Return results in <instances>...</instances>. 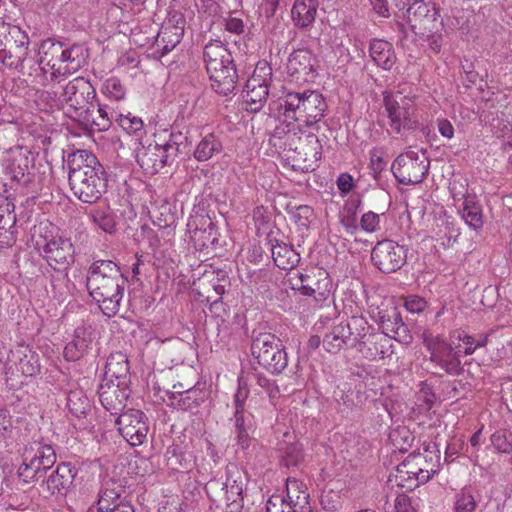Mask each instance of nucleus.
Listing matches in <instances>:
<instances>
[{
    "instance_id": "36",
    "label": "nucleus",
    "mask_w": 512,
    "mask_h": 512,
    "mask_svg": "<svg viewBox=\"0 0 512 512\" xmlns=\"http://www.w3.org/2000/svg\"><path fill=\"white\" fill-rule=\"evenodd\" d=\"M350 339L349 328L340 323L334 326L323 338L324 349L332 354L338 353Z\"/></svg>"
},
{
    "instance_id": "4",
    "label": "nucleus",
    "mask_w": 512,
    "mask_h": 512,
    "mask_svg": "<svg viewBox=\"0 0 512 512\" xmlns=\"http://www.w3.org/2000/svg\"><path fill=\"white\" fill-rule=\"evenodd\" d=\"M38 53L39 66L34 70L39 75L31 80L33 85H44L45 74H49L52 80L60 81L77 72L83 65L80 47L69 48L51 39L42 41Z\"/></svg>"
},
{
    "instance_id": "7",
    "label": "nucleus",
    "mask_w": 512,
    "mask_h": 512,
    "mask_svg": "<svg viewBox=\"0 0 512 512\" xmlns=\"http://www.w3.org/2000/svg\"><path fill=\"white\" fill-rule=\"evenodd\" d=\"M418 96L409 92L386 91L383 94L385 115L390 131L400 134L403 130H415L419 126Z\"/></svg>"
},
{
    "instance_id": "52",
    "label": "nucleus",
    "mask_w": 512,
    "mask_h": 512,
    "mask_svg": "<svg viewBox=\"0 0 512 512\" xmlns=\"http://www.w3.org/2000/svg\"><path fill=\"white\" fill-rule=\"evenodd\" d=\"M347 328H349L350 337L354 336L355 340H360L364 338L370 328L367 320L362 316H353L350 320L344 324Z\"/></svg>"
},
{
    "instance_id": "39",
    "label": "nucleus",
    "mask_w": 512,
    "mask_h": 512,
    "mask_svg": "<svg viewBox=\"0 0 512 512\" xmlns=\"http://www.w3.org/2000/svg\"><path fill=\"white\" fill-rule=\"evenodd\" d=\"M457 211L465 224H475L482 221V207L475 197L466 196L460 200Z\"/></svg>"
},
{
    "instance_id": "26",
    "label": "nucleus",
    "mask_w": 512,
    "mask_h": 512,
    "mask_svg": "<svg viewBox=\"0 0 512 512\" xmlns=\"http://www.w3.org/2000/svg\"><path fill=\"white\" fill-rule=\"evenodd\" d=\"M30 163L31 160L27 151H23L21 148L12 151L5 168L6 173L13 181L21 185H27L31 182Z\"/></svg>"
},
{
    "instance_id": "17",
    "label": "nucleus",
    "mask_w": 512,
    "mask_h": 512,
    "mask_svg": "<svg viewBox=\"0 0 512 512\" xmlns=\"http://www.w3.org/2000/svg\"><path fill=\"white\" fill-rule=\"evenodd\" d=\"M186 20L182 13H170L168 18L163 22L155 40V52L159 53V57L171 52L181 41Z\"/></svg>"
},
{
    "instance_id": "50",
    "label": "nucleus",
    "mask_w": 512,
    "mask_h": 512,
    "mask_svg": "<svg viewBox=\"0 0 512 512\" xmlns=\"http://www.w3.org/2000/svg\"><path fill=\"white\" fill-rule=\"evenodd\" d=\"M477 502L470 492L464 488L455 496L454 511L455 512H474Z\"/></svg>"
},
{
    "instance_id": "35",
    "label": "nucleus",
    "mask_w": 512,
    "mask_h": 512,
    "mask_svg": "<svg viewBox=\"0 0 512 512\" xmlns=\"http://www.w3.org/2000/svg\"><path fill=\"white\" fill-rule=\"evenodd\" d=\"M87 129L105 131L110 127L111 121L106 110L98 107L97 110L90 109V106L76 121Z\"/></svg>"
},
{
    "instance_id": "53",
    "label": "nucleus",
    "mask_w": 512,
    "mask_h": 512,
    "mask_svg": "<svg viewBox=\"0 0 512 512\" xmlns=\"http://www.w3.org/2000/svg\"><path fill=\"white\" fill-rule=\"evenodd\" d=\"M250 431L235 433L236 445L246 454L252 455L256 450L258 443L255 438L249 435Z\"/></svg>"
},
{
    "instance_id": "21",
    "label": "nucleus",
    "mask_w": 512,
    "mask_h": 512,
    "mask_svg": "<svg viewBox=\"0 0 512 512\" xmlns=\"http://www.w3.org/2000/svg\"><path fill=\"white\" fill-rule=\"evenodd\" d=\"M77 472L71 463L61 462L42 481L41 487L50 497L63 498L72 489Z\"/></svg>"
},
{
    "instance_id": "31",
    "label": "nucleus",
    "mask_w": 512,
    "mask_h": 512,
    "mask_svg": "<svg viewBox=\"0 0 512 512\" xmlns=\"http://www.w3.org/2000/svg\"><path fill=\"white\" fill-rule=\"evenodd\" d=\"M369 52L374 63L384 70H390L396 63L393 45L386 40L374 39L370 44Z\"/></svg>"
},
{
    "instance_id": "38",
    "label": "nucleus",
    "mask_w": 512,
    "mask_h": 512,
    "mask_svg": "<svg viewBox=\"0 0 512 512\" xmlns=\"http://www.w3.org/2000/svg\"><path fill=\"white\" fill-rule=\"evenodd\" d=\"M24 453H30V456L40 461L43 467L52 468L56 463V452L50 444L34 441L26 445Z\"/></svg>"
},
{
    "instance_id": "48",
    "label": "nucleus",
    "mask_w": 512,
    "mask_h": 512,
    "mask_svg": "<svg viewBox=\"0 0 512 512\" xmlns=\"http://www.w3.org/2000/svg\"><path fill=\"white\" fill-rule=\"evenodd\" d=\"M215 226H205L203 229L195 226L193 230H189L191 239L195 242L196 245L200 247H208L209 245H214L216 242Z\"/></svg>"
},
{
    "instance_id": "10",
    "label": "nucleus",
    "mask_w": 512,
    "mask_h": 512,
    "mask_svg": "<svg viewBox=\"0 0 512 512\" xmlns=\"http://www.w3.org/2000/svg\"><path fill=\"white\" fill-rule=\"evenodd\" d=\"M43 252L47 263L56 273L51 276L52 288L62 294L69 282L66 270L73 259V245L69 239L53 238L44 245Z\"/></svg>"
},
{
    "instance_id": "44",
    "label": "nucleus",
    "mask_w": 512,
    "mask_h": 512,
    "mask_svg": "<svg viewBox=\"0 0 512 512\" xmlns=\"http://www.w3.org/2000/svg\"><path fill=\"white\" fill-rule=\"evenodd\" d=\"M280 450L282 452V463L286 467H296L304 459L302 445L298 442L285 443Z\"/></svg>"
},
{
    "instance_id": "56",
    "label": "nucleus",
    "mask_w": 512,
    "mask_h": 512,
    "mask_svg": "<svg viewBox=\"0 0 512 512\" xmlns=\"http://www.w3.org/2000/svg\"><path fill=\"white\" fill-rule=\"evenodd\" d=\"M235 433L246 432L252 429V415L245 410H235L234 412Z\"/></svg>"
},
{
    "instance_id": "47",
    "label": "nucleus",
    "mask_w": 512,
    "mask_h": 512,
    "mask_svg": "<svg viewBox=\"0 0 512 512\" xmlns=\"http://www.w3.org/2000/svg\"><path fill=\"white\" fill-rule=\"evenodd\" d=\"M490 441L496 451L503 454H512V432L507 429L495 431Z\"/></svg>"
},
{
    "instance_id": "29",
    "label": "nucleus",
    "mask_w": 512,
    "mask_h": 512,
    "mask_svg": "<svg viewBox=\"0 0 512 512\" xmlns=\"http://www.w3.org/2000/svg\"><path fill=\"white\" fill-rule=\"evenodd\" d=\"M130 373L129 361L127 355L122 352L111 353L105 365V377L108 382L127 384Z\"/></svg>"
},
{
    "instance_id": "43",
    "label": "nucleus",
    "mask_w": 512,
    "mask_h": 512,
    "mask_svg": "<svg viewBox=\"0 0 512 512\" xmlns=\"http://www.w3.org/2000/svg\"><path fill=\"white\" fill-rule=\"evenodd\" d=\"M393 447L400 452H407L414 442V436L406 426H398L389 434Z\"/></svg>"
},
{
    "instance_id": "41",
    "label": "nucleus",
    "mask_w": 512,
    "mask_h": 512,
    "mask_svg": "<svg viewBox=\"0 0 512 512\" xmlns=\"http://www.w3.org/2000/svg\"><path fill=\"white\" fill-rule=\"evenodd\" d=\"M67 407L78 418L85 416L91 410L90 401L82 389L71 390L68 393Z\"/></svg>"
},
{
    "instance_id": "63",
    "label": "nucleus",
    "mask_w": 512,
    "mask_h": 512,
    "mask_svg": "<svg viewBox=\"0 0 512 512\" xmlns=\"http://www.w3.org/2000/svg\"><path fill=\"white\" fill-rule=\"evenodd\" d=\"M207 303H209V310L216 317H222L226 313V308L224 303L219 298H214L211 295H207L206 297Z\"/></svg>"
},
{
    "instance_id": "49",
    "label": "nucleus",
    "mask_w": 512,
    "mask_h": 512,
    "mask_svg": "<svg viewBox=\"0 0 512 512\" xmlns=\"http://www.w3.org/2000/svg\"><path fill=\"white\" fill-rule=\"evenodd\" d=\"M13 39L21 43V40L24 39V31L18 26L0 22V49Z\"/></svg>"
},
{
    "instance_id": "46",
    "label": "nucleus",
    "mask_w": 512,
    "mask_h": 512,
    "mask_svg": "<svg viewBox=\"0 0 512 512\" xmlns=\"http://www.w3.org/2000/svg\"><path fill=\"white\" fill-rule=\"evenodd\" d=\"M116 122L128 134L141 136L144 133L143 120L130 112L127 114H120L116 119Z\"/></svg>"
},
{
    "instance_id": "23",
    "label": "nucleus",
    "mask_w": 512,
    "mask_h": 512,
    "mask_svg": "<svg viewBox=\"0 0 512 512\" xmlns=\"http://www.w3.org/2000/svg\"><path fill=\"white\" fill-rule=\"evenodd\" d=\"M95 330L92 326H78L73 333L72 340L64 348V357L68 361H76L85 356L93 346Z\"/></svg>"
},
{
    "instance_id": "58",
    "label": "nucleus",
    "mask_w": 512,
    "mask_h": 512,
    "mask_svg": "<svg viewBox=\"0 0 512 512\" xmlns=\"http://www.w3.org/2000/svg\"><path fill=\"white\" fill-rule=\"evenodd\" d=\"M225 487L227 491L226 502H236L237 497L242 494V482L228 476Z\"/></svg>"
},
{
    "instance_id": "60",
    "label": "nucleus",
    "mask_w": 512,
    "mask_h": 512,
    "mask_svg": "<svg viewBox=\"0 0 512 512\" xmlns=\"http://www.w3.org/2000/svg\"><path fill=\"white\" fill-rule=\"evenodd\" d=\"M15 226H0V246H12L16 241Z\"/></svg>"
},
{
    "instance_id": "55",
    "label": "nucleus",
    "mask_w": 512,
    "mask_h": 512,
    "mask_svg": "<svg viewBox=\"0 0 512 512\" xmlns=\"http://www.w3.org/2000/svg\"><path fill=\"white\" fill-rule=\"evenodd\" d=\"M320 503L323 509L327 511H335L340 507L341 496L339 492L334 490L323 491Z\"/></svg>"
},
{
    "instance_id": "8",
    "label": "nucleus",
    "mask_w": 512,
    "mask_h": 512,
    "mask_svg": "<svg viewBox=\"0 0 512 512\" xmlns=\"http://www.w3.org/2000/svg\"><path fill=\"white\" fill-rule=\"evenodd\" d=\"M251 353L259 365L272 374H279L287 367V353L282 341L272 333L253 336Z\"/></svg>"
},
{
    "instance_id": "18",
    "label": "nucleus",
    "mask_w": 512,
    "mask_h": 512,
    "mask_svg": "<svg viewBox=\"0 0 512 512\" xmlns=\"http://www.w3.org/2000/svg\"><path fill=\"white\" fill-rule=\"evenodd\" d=\"M119 433L131 446L141 445L149 431L145 414L140 410L131 409L120 413L115 420Z\"/></svg>"
},
{
    "instance_id": "9",
    "label": "nucleus",
    "mask_w": 512,
    "mask_h": 512,
    "mask_svg": "<svg viewBox=\"0 0 512 512\" xmlns=\"http://www.w3.org/2000/svg\"><path fill=\"white\" fill-rule=\"evenodd\" d=\"M455 335H450L449 341L439 336L424 334V344L429 351L430 361L440 367L449 375H459L463 368L460 356L462 355V345L454 341Z\"/></svg>"
},
{
    "instance_id": "20",
    "label": "nucleus",
    "mask_w": 512,
    "mask_h": 512,
    "mask_svg": "<svg viewBox=\"0 0 512 512\" xmlns=\"http://www.w3.org/2000/svg\"><path fill=\"white\" fill-rule=\"evenodd\" d=\"M371 258L374 265L384 273L395 272L400 269L406 260L403 246L391 240L378 242L373 248Z\"/></svg>"
},
{
    "instance_id": "6",
    "label": "nucleus",
    "mask_w": 512,
    "mask_h": 512,
    "mask_svg": "<svg viewBox=\"0 0 512 512\" xmlns=\"http://www.w3.org/2000/svg\"><path fill=\"white\" fill-rule=\"evenodd\" d=\"M203 60L209 74L212 89L221 95H228L236 88L237 72L230 51L218 40L207 43Z\"/></svg>"
},
{
    "instance_id": "14",
    "label": "nucleus",
    "mask_w": 512,
    "mask_h": 512,
    "mask_svg": "<svg viewBox=\"0 0 512 512\" xmlns=\"http://www.w3.org/2000/svg\"><path fill=\"white\" fill-rule=\"evenodd\" d=\"M96 97L95 88L83 77L70 80L63 88L62 101L64 113L74 121L89 107L90 101Z\"/></svg>"
},
{
    "instance_id": "61",
    "label": "nucleus",
    "mask_w": 512,
    "mask_h": 512,
    "mask_svg": "<svg viewBox=\"0 0 512 512\" xmlns=\"http://www.w3.org/2000/svg\"><path fill=\"white\" fill-rule=\"evenodd\" d=\"M370 167L375 175L380 174L386 167V162L377 150L370 151Z\"/></svg>"
},
{
    "instance_id": "12",
    "label": "nucleus",
    "mask_w": 512,
    "mask_h": 512,
    "mask_svg": "<svg viewBox=\"0 0 512 512\" xmlns=\"http://www.w3.org/2000/svg\"><path fill=\"white\" fill-rule=\"evenodd\" d=\"M291 289L311 296L316 302L325 301L331 292V281L328 273L321 269H310L305 272L290 271L286 279Z\"/></svg>"
},
{
    "instance_id": "33",
    "label": "nucleus",
    "mask_w": 512,
    "mask_h": 512,
    "mask_svg": "<svg viewBox=\"0 0 512 512\" xmlns=\"http://www.w3.org/2000/svg\"><path fill=\"white\" fill-rule=\"evenodd\" d=\"M317 9V0H295L291 10L295 25L301 28L310 27L315 21Z\"/></svg>"
},
{
    "instance_id": "16",
    "label": "nucleus",
    "mask_w": 512,
    "mask_h": 512,
    "mask_svg": "<svg viewBox=\"0 0 512 512\" xmlns=\"http://www.w3.org/2000/svg\"><path fill=\"white\" fill-rule=\"evenodd\" d=\"M428 169L429 161L425 154L413 150L400 154L391 167L395 178L406 185L422 182Z\"/></svg>"
},
{
    "instance_id": "15",
    "label": "nucleus",
    "mask_w": 512,
    "mask_h": 512,
    "mask_svg": "<svg viewBox=\"0 0 512 512\" xmlns=\"http://www.w3.org/2000/svg\"><path fill=\"white\" fill-rule=\"evenodd\" d=\"M271 78L270 65L265 61L258 62L253 74L246 82L242 95L247 110L257 111L263 106L269 94Z\"/></svg>"
},
{
    "instance_id": "11",
    "label": "nucleus",
    "mask_w": 512,
    "mask_h": 512,
    "mask_svg": "<svg viewBox=\"0 0 512 512\" xmlns=\"http://www.w3.org/2000/svg\"><path fill=\"white\" fill-rule=\"evenodd\" d=\"M178 145L172 140H154L147 145L141 144L136 150V160L145 173L153 175L159 172L166 164L173 161L178 153Z\"/></svg>"
},
{
    "instance_id": "25",
    "label": "nucleus",
    "mask_w": 512,
    "mask_h": 512,
    "mask_svg": "<svg viewBox=\"0 0 512 512\" xmlns=\"http://www.w3.org/2000/svg\"><path fill=\"white\" fill-rule=\"evenodd\" d=\"M274 234V230H270L267 234L274 263L280 269L291 270L299 262V254L283 240L277 239Z\"/></svg>"
},
{
    "instance_id": "1",
    "label": "nucleus",
    "mask_w": 512,
    "mask_h": 512,
    "mask_svg": "<svg viewBox=\"0 0 512 512\" xmlns=\"http://www.w3.org/2000/svg\"><path fill=\"white\" fill-rule=\"evenodd\" d=\"M270 141L294 170H314L322 155V145L317 135L308 131V128L279 124Z\"/></svg>"
},
{
    "instance_id": "42",
    "label": "nucleus",
    "mask_w": 512,
    "mask_h": 512,
    "mask_svg": "<svg viewBox=\"0 0 512 512\" xmlns=\"http://www.w3.org/2000/svg\"><path fill=\"white\" fill-rule=\"evenodd\" d=\"M101 92L111 101H121L126 97L127 88L118 77L112 76L103 82Z\"/></svg>"
},
{
    "instance_id": "32",
    "label": "nucleus",
    "mask_w": 512,
    "mask_h": 512,
    "mask_svg": "<svg viewBox=\"0 0 512 512\" xmlns=\"http://www.w3.org/2000/svg\"><path fill=\"white\" fill-rule=\"evenodd\" d=\"M380 325L386 335L394 339H400L407 336L408 329L404 324L401 314L396 308L381 311Z\"/></svg>"
},
{
    "instance_id": "40",
    "label": "nucleus",
    "mask_w": 512,
    "mask_h": 512,
    "mask_svg": "<svg viewBox=\"0 0 512 512\" xmlns=\"http://www.w3.org/2000/svg\"><path fill=\"white\" fill-rule=\"evenodd\" d=\"M221 151L222 142L214 133H209L198 143L194 151V157L196 160L204 162L211 159L214 154L220 153Z\"/></svg>"
},
{
    "instance_id": "24",
    "label": "nucleus",
    "mask_w": 512,
    "mask_h": 512,
    "mask_svg": "<svg viewBox=\"0 0 512 512\" xmlns=\"http://www.w3.org/2000/svg\"><path fill=\"white\" fill-rule=\"evenodd\" d=\"M281 506L294 509V512H312L306 484L296 478H288L286 481V498L282 499Z\"/></svg>"
},
{
    "instance_id": "37",
    "label": "nucleus",
    "mask_w": 512,
    "mask_h": 512,
    "mask_svg": "<svg viewBox=\"0 0 512 512\" xmlns=\"http://www.w3.org/2000/svg\"><path fill=\"white\" fill-rule=\"evenodd\" d=\"M120 499V487L116 489L112 481L105 482L98 494V500L96 502V508L98 512H111L114 506H117L121 502Z\"/></svg>"
},
{
    "instance_id": "2",
    "label": "nucleus",
    "mask_w": 512,
    "mask_h": 512,
    "mask_svg": "<svg viewBox=\"0 0 512 512\" xmlns=\"http://www.w3.org/2000/svg\"><path fill=\"white\" fill-rule=\"evenodd\" d=\"M126 280L119 267L110 260H97L89 268L86 285L104 315L117 314Z\"/></svg>"
},
{
    "instance_id": "54",
    "label": "nucleus",
    "mask_w": 512,
    "mask_h": 512,
    "mask_svg": "<svg viewBox=\"0 0 512 512\" xmlns=\"http://www.w3.org/2000/svg\"><path fill=\"white\" fill-rule=\"evenodd\" d=\"M451 335H455L454 341L462 345V354L464 355L473 354L478 348L476 346V339L464 331H454Z\"/></svg>"
},
{
    "instance_id": "64",
    "label": "nucleus",
    "mask_w": 512,
    "mask_h": 512,
    "mask_svg": "<svg viewBox=\"0 0 512 512\" xmlns=\"http://www.w3.org/2000/svg\"><path fill=\"white\" fill-rule=\"evenodd\" d=\"M395 512H416L406 495L398 496L395 500Z\"/></svg>"
},
{
    "instance_id": "27",
    "label": "nucleus",
    "mask_w": 512,
    "mask_h": 512,
    "mask_svg": "<svg viewBox=\"0 0 512 512\" xmlns=\"http://www.w3.org/2000/svg\"><path fill=\"white\" fill-rule=\"evenodd\" d=\"M207 398V392L197 386L185 391L176 390L169 396L168 405L183 411H192L198 408Z\"/></svg>"
},
{
    "instance_id": "57",
    "label": "nucleus",
    "mask_w": 512,
    "mask_h": 512,
    "mask_svg": "<svg viewBox=\"0 0 512 512\" xmlns=\"http://www.w3.org/2000/svg\"><path fill=\"white\" fill-rule=\"evenodd\" d=\"M314 211L310 206L301 205L292 214L291 221L295 224H310L314 221Z\"/></svg>"
},
{
    "instance_id": "19",
    "label": "nucleus",
    "mask_w": 512,
    "mask_h": 512,
    "mask_svg": "<svg viewBox=\"0 0 512 512\" xmlns=\"http://www.w3.org/2000/svg\"><path fill=\"white\" fill-rule=\"evenodd\" d=\"M316 58L307 49H298L291 53L287 63L289 81L298 85L313 82L317 76Z\"/></svg>"
},
{
    "instance_id": "59",
    "label": "nucleus",
    "mask_w": 512,
    "mask_h": 512,
    "mask_svg": "<svg viewBox=\"0 0 512 512\" xmlns=\"http://www.w3.org/2000/svg\"><path fill=\"white\" fill-rule=\"evenodd\" d=\"M405 307L409 312L420 313L427 307V302L420 296L410 295L405 300Z\"/></svg>"
},
{
    "instance_id": "13",
    "label": "nucleus",
    "mask_w": 512,
    "mask_h": 512,
    "mask_svg": "<svg viewBox=\"0 0 512 512\" xmlns=\"http://www.w3.org/2000/svg\"><path fill=\"white\" fill-rule=\"evenodd\" d=\"M407 20L421 38L433 37L442 26L439 8L431 0H413L407 9Z\"/></svg>"
},
{
    "instance_id": "30",
    "label": "nucleus",
    "mask_w": 512,
    "mask_h": 512,
    "mask_svg": "<svg viewBox=\"0 0 512 512\" xmlns=\"http://www.w3.org/2000/svg\"><path fill=\"white\" fill-rule=\"evenodd\" d=\"M423 462H425L424 458L420 454L409 455L408 458L397 467L399 477L404 478V475H407L408 479L414 478L418 484L426 483L435 471L421 467Z\"/></svg>"
},
{
    "instance_id": "3",
    "label": "nucleus",
    "mask_w": 512,
    "mask_h": 512,
    "mask_svg": "<svg viewBox=\"0 0 512 512\" xmlns=\"http://www.w3.org/2000/svg\"><path fill=\"white\" fill-rule=\"evenodd\" d=\"M69 185L74 196L83 203H95L106 193L107 174L95 155L85 150L75 154L69 170Z\"/></svg>"
},
{
    "instance_id": "22",
    "label": "nucleus",
    "mask_w": 512,
    "mask_h": 512,
    "mask_svg": "<svg viewBox=\"0 0 512 512\" xmlns=\"http://www.w3.org/2000/svg\"><path fill=\"white\" fill-rule=\"evenodd\" d=\"M98 393L102 406L111 415H119L126 407L129 397L127 384L106 382L100 385Z\"/></svg>"
},
{
    "instance_id": "45",
    "label": "nucleus",
    "mask_w": 512,
    "mask_h": 512,
    "mask_svg": "<svg viewBox=\"0 0 512 512\" xmlns=\"http://www.w3.org/2000/svg\"><path fill=\"white\" fill-rule=\"evenodd\" d=\"M36 103L42 110L62 109L64 111L62 94L58 96L54 91L38 90L36 92Z\"/></svg>"
},
{
    "instance_id": "5",
    "label": "nucleus",
    "mask_w": 512,
    "mask_h": 512,
    "mask_svg": "<svg viewBox=\"0 0 512 512\" xmlns=\"http://www.w3.org/2000/svg\"><path fill=\"white\" fill-rule=\"evenodd\" d=\"M281 107L283 120L280 124L310 128L323 118L326 102L321 93L306 90L287 93Z\"/></svg>"
},
{
    "instance_id": "28",
    "label": "nucleus",
    "mask_w": 512,
    "mask_h": 512,
    "mask_svg": "<svg viewBox=\"0 0 512 512\" xmlns=\"http://www.w3.org/2000/svg\"><path fill=\"white\" fill-rule=\"evenodd\" d=\"M7 44L0 49V61L9 69H18L28 55L29 37L24 32V39L21 40V43L13 39Z\"/></svg>"
},
{
    "instance_id": "62",
    "label": "nucleus",
    "mask_w": 512,
    "mask_h": 512,
    "mask_svg": "<svg viewBox=\"0 0 512 512\" xmlns=\"http://www.w3.org/2000/svg\"><path fill=\"white\" fill-rule=\"evenodd\" d=\"M12 429V420L6 409L0 408V438L9 435Z\"/></svg>"
},
{
    "instance_id": "34",
    "label": "nucleus",
    "mask_w": 512,
    "mask_h": 512,
    "mask_svg": "<svg viewBox=\"0 0 512 512\" xmlns=\"http://www.w3.org/2000/svg\"><path fill=\"white\" fill-rule=\"evenodd\" d=\"M11 359L9 361L18 364V369L25 376H35L40 372L39 357L36 353L28 350L26 347H20L15 351H11Z\"/></svg>"
},
{
    "instance_id": "51",
    "label": "nucleus",
    "mask_w": 512,
    "mask_h": 512,
    "mask_svg": "<svg viewBox=\"0 0 512 512\" xmlns=\"http://www.w3.org/2000/svg\"><path fill=\"white\" fill-rule=\"evenodd\" d=\"M205 491L209 499L213 502L225 501L227 497V491L225 482L220 479H211L205 485Z\"/></svg>"
}]
</instances>
